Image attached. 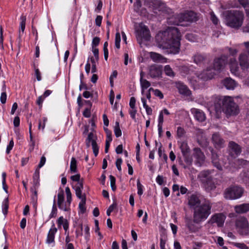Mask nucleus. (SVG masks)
<instances>
[{
    "label": "nucleus",
    "mask_w": 249,
    "mask_h": 249,
    "mask_svg": "<svg viewBox=\"0 0 249 249\" xmlns=\"http://www.w3.org/2000/svg\"><path fill=\"white\" fill-rule=\"evenodd\" d=\"M180 34L175 27H169L160 32L156 36L158 47L167 50L168 53L177 54L180 50Z\"/></svg>",
    "instance_id": "1"
},
{
    "label": "nucleus",
    "mask_w": 249,
    "mask_h": 249,
    "mask_svg": "<svg viewBox=\"0 0 249 249\" xmlns=\"http://www.w3.org/2000/svg\"><path fill=\"white\" fill-rule=\"evenodd\" d=\"M214 106L217 111L222 109L227 116L236 115L239 113L238 106L233 99L230 96L216 97L214 101Z\"/></svg>",
    "instance_id": "2"
},
{
    "label": "nucleus",
    "mask_w": 249,
    "mask_h": 249,
    "mask_svg": "<svg viewBox=\"0 0 249 249\" xmlns=\"http://www.w3.org/2000/svg\"><path fill=\"white\" fill-rule=\"evenodd\" d=\"M226 24L234 29L240 28L244 19V13L239 10H229L225 13Z\"/></svg>",
    "instance_id": "3"
},
{
    "label": "nucleus",
    "mask_w": 249,
    "mask_h": 249,
    "mask_svg": "<svg viewBox=\"0 0 249 249\" xmlns=\"http://www.w3.org/2000/svg\"><path fill=\"white\" fill-rule=\"evenodd\" d=\"M212 205L209 201H205L202 205L194 209L193 213L194 221L199 223L206 219L211 214Z\"/></svg>",
    "instance_id": "4"
},
{
    "label": "nucleus",
    "mask_w": 249,
    "mask_h": 249,
    "mask_svg": "<svg viewBox=\"0 0 249 249\" xmlns=\"http://www.w3.org/2000/svg\"><path fill=\"white\" fill-rule=\"evenodd\" d=\"M243 193V188L239 186L233 185L225 189L224 196L226 199H236L240 198Z\"/></svg>",
    "instance_id": "5"
},
{
    "label": "nucleus",
    "mask_w": 249,
    "mask_h": 249,
    "mask_svg": "<svg viewBox=\"0 0 249 249\" xmlns=\"http://www.w3.org/2000/svg\"><path fill=\"white\" fill-rule=\"evenodd\" d=\"M200 178L201 182L207 190L211 191L215 188V185L213 180V178L211 175L210 171H204L201 172L200 174Z\"/></svg>",
    "instance_id": "6"
},
{
    "label": "nucleus",
    "mask_w": 249,
    "mask_h": 249,
    "mask_svg": "<svg viewBox=\"0 0 249 249\" xmlns=\"http://www.w3.org/2000/svg\"><path fill=\"white\" fill-rule=\"evenodd\" d=\"M235 226L240 234L242 235H247L249 234V223L245 217H239L236 219Z\"/></svg>",
    "instance_id": "7"
},
{
    "label": "nucleus",
    "mask_w": 249,
    "mask_h": 249,
    "mask_svg": "<svg viewBox=\"0 0 249 249\" xmlns=\"http://www.w3.org/2000/svg\"><path fill=\"white\" fill-rule=\"evenodd\" d=\"M227 62V57L226 56H221L220 57L214 59L212 69L215 72H220L223 71Z\"/></svg>",
    "instance_id": "8"
},
{
    "label": "nucleus",
    "mask_w": 249,
    "mask_h": 249,
    "mask_svg": "<svg viewBox=\"0 0 249 249\" xmlns=\"http://www.w3.org/2000/svg\"><path fill=\"white\" fill-rule=\"evenodd\" d=\"M238 61L241 70L246 75L249 72V59L248 55L245 53L239 54Z\"/></svg>",
    "instance_id": "9"
},
{
    "label": "nucleus",
    "mask_w": 249,
    "mask_h": 249,
    "mask_svg": "<svg viewBox=\"0 0 249 249\" xmlns=\"http://www.w3.org/2000/svg\"><path fill=\"white\" fill-rule=\"evenodd\" d=\"M193 156L195 159V163L197 166H201L204 163L205 156L199 148L193 149Z\"/></svg>",
    "instance_id": "10"
},
{
    "label": "nucleus",
    "mask_w": 249,
    "mask_h": 249,
    "mask_svg": "<svg viewBox=\"0 0 249 249\" xmlns=\"http://www.w3.org/2000/svg\"><path fill=\"white\" fill-rule=\"evenodd\" d=\"M138 34L137 39H143L145 40H149L150 38V31L148 27L141 23L139 24V28L137 30Z\"/></svg>",
    "instance_id": "11"
},
{
    "label": "nucleus",
    "mask_w": 249,
    "mask_h": 249,
    "mask_svg": "<svg viewBox=\"0 0 249 249\" xmlns=\"http://www.w3.org/2000/svg\"><path fill=\"white\" fill-rule=\"evenodd\" d=\"M229 66L231 72L234 75L241 77L246 76L244 72L241 70V68H239L238 63L235 59H230Z\"/></svg>",
    "instance_id": "12"
},
{
    "label": "nucleus",
    "mask_w": 249,
    "mask_h": 249,
    "mask_svg": "<svg viewBox=\"0 0 249 249\" xmlns=\"http://www.w3.org/2000/svg\"><path fill=\"white\" fill-rule=\"evenodd\" d=\"M96 137L94 136V134L90 132L86 139V145L87 147L90 146V142H91V145L93 149V153L95 157L98 155L99 151V147L96 142Z\"/></svg>",
    "instance_id": "13"
},
{
    "label": "nucleus",
    "mask_w": 249,
    "mask_h": 249,
    "mask_svg": "<svg viewBox=\"0 0 249 249\" xmlns=\"http://www.w3.org/2000/svg\"><path fill=\"white\" fill-rule=\"evenodd\" d=\"M200 196L197 194H193L188 197V205L192 209H195L198 207L201 204Z\"/></svg>",
    "instance_id": "14"
},
{
    "label": "nucleus",
    "mask_w": 249,
    "mask_h": 249,
    "mask_svg": "<svg viewBox=\"0 0 249 249\" xmlns=\"http://www.w3.org/2000/svg\"><path fill=\"white\" fill-rule=\"evenodd\" d=\"M178 18L180 23L183 21L193 22L197 20L196 14L193 11L181 13L178 16Z\"/></svg>",
    "instance_id": "15"
},
{
    "label": "nucleus",
    "mask_w": 249,
    "mask_h": 249,
    "mask_svg": "<svg viewBox=\"0 0 249 249\" xmlns=\"http://www.w3.org/2000/svg\"><path fill=\"white\" fill-rule=\"evenodd\" d=\"M215 75V72L210 67L207 68L200 73L197 74V77L203 81H207L212 79Z\"/></svg>",
    "instance_id": "16"
},
{
    "label": "nucleus",
    "mask_w": 249,
    "mask_h": 249,
    "mask_svg": "<svg viewBox=\"0 0 249 249\" xmlns=\"http://www.w3.org/2000/svg\"><path fill=\"white\" fill-rule=\"evenodd\" d=\"M225 218V216L221 213H216L211 217L208 223L211 225L215 223L218 227H221L224 224Z\"/></svg>",
    "instance_id": "17"
},
{
    "label": "nucleus",
    "mask_w": 249,
    "mask_h": 249,
    "mask_svg": "<svg viewBox=\"0 0 249 249\" xmlns=\"http://www.w3.org/2000/svg\"><path fill=\"white\" fill-rule=\"evenodd\" d=\"M71 203H69L67 201L64 202V196L63 191H62L59 193L57 195V205L58 208L64 211H68L70 208Z\"/></svg>",
    "instance_id": "18"
},
{
    "label": "nucleus",
    "mask_w": 249,
    "mask_h": 249,
    "mask_svg": "<svg viewBox=\"0 0 249 249\" xmlns=\"http://www.w3.org/2000/svg\"><path fill=\"white\" fill-rule=\"evenodd\" d=\"M229 154L231 157H235L239 155L241 152V147L240 146L233 141H231L229 143Z\"/></svg>",
    "instance_id": "19"
},
{
    "label": "nucleus",
    "mask_w": 249,
    "mask_h": 249,
    "mask_svg": "<svg viewBox=\"0 0 249 249\" xmlns=\"http://www.w3.org/2000/svg\"><path fill=\"white\" fill-rule=\"evenodd\" d=\"M162 73V66L152 65L149 67V74L152 78L160 77Z\"/></svg>",
    "instance_id": "20"
},
{
    "label": "nucleus",
    "mask_w": 249,
    "mask_h": 249,
    "mask_svg": "<svg viewBox=\"0 0 249 249\" xmlns=\"http://www.w3.org/2000/svg\"><path fill=\"white\" fill-rule=\"evenodd\" d=\"M150 6L152 7L155 13L157 14V11L160 12L165 10V4L159 0H151Z\"/></svg>",
    "instance_id": "21"
},
{
    "label": "nucleus",
    "mask_w": 249,
    "mask_h": 249,
    "mask_svg": "<svg viewBox=\"0 0 249 249\" xmlns=\"http://www.w3.org/2000/svg\"><path fill=\"white\" fill-rule=\"evenodd\" d=\"M212 142L214 146L220 148L224 146L225 141L222 138L219 133H214L212 136Z\"/></svg>",
    "instance_id": "22"
},
{
    "label": "nucleus",
    "mask_w": 249,
    "mask_h": 249,
    "mask_svg": "<svg viewBox=\"0 0 249 249\" xmlns=\"http://www.w3.org/2000/svg\"><path fill=\"white\" fill-rule=\"evenodd\" d=\"M177 88L180 94L186 96H189L191 94V91L188 87L181 83H178L177 84Z\"/></svg>",
    "instance_id": "23"
},
{
    "label": "nucleus",
    "mask_w": 249,
    "mask_h": 249,
    "mask_svg": "<svg viewBox=\"0 0 249 249\" xmlns=\"http://www.w3.org/2000/svg\"><path fill=\"white\" fill-rule=\"evenodd\" d=\"M194 62L198 65H201L205 63L206 61V56L203 54L200 53H196L194 55L193 57Z\"/></svg>",
    "instance_id": "24"
},
{
    "label": "nucleus",
    "mask_w": 249,
    "mask_h": 249,
    "mask_svg": "<svg viewBox=\"0 0 249 249\" xmlns=\"http://www.w3.org/2000/svg\"><path fill=\"white\" fill-rule=\"evenodd\" d=\"M235 212L239 214L246 213L249 211V203H244L236 205L234 207Z\"/></svg>",
    "instance_id": "25"
},
{
    "label": "nucleus",
    "mask_w": 249,
    "mask_h": 249,
    "mask_svg": "<svg viewBox=\"0 0 249 249\" xmlns=\"http://www.w3.org/2000/svg\"><path fill=\"white\" fill-rule=\"evenodd\" d=\"M57 231V229L55 227L54 225L53 224L47 235L46 239V243L47 244H50L54 242V235Z\"/></svg>",
    "instance_id": "26"
},
{
    "label": "nucleus",
    "mask_w": 249,
    "mask_h": 249,
    "mask_svg": "<svg viewBox=\"0 0 249 249\" xmlns=\"http://www.w3.org/2000/svg\"><path fill=\"white\" fill-rule=\"evenodd\" d=\"M150 57L154 62L161 63L166 62L167 59L166 58L161 54L155 52L150 53Z\"/></svg>",
    "instance_id": "27"
},
{
    "label": "nucleus",
    "mask_w": 249,
    "mask_h": 249,
    "mask_svg": "<svg viewBox=\"0 0 249 249\" xmlns=\"http://www.w3.org/2000/svg\"><path fill=\"white\" fill-rule=\"evenodd\" d=\"M186 226L187 227L188 230L191 232H196L199 230V228L195 225L194 220H192L191 219L187 218L185 221Z\"/></svg>",
    "instance_id": "28"
},
{
    "label": "nucleus",
    "mask_w": 249,
    "mask_h": 249,
    "mask_svg": "<svg viewBox=\"0 0 249 249\" xmlns=\"http://www.w3.org/2000/svg\"><path fill=\"white\" fill-rule=\"evenodd\" d=\"M222 83L228 89H233L236 87V83L234 80L231 78H226L223 80Z\"/></svg>",
    "instance_id": "29"
},
{
    "label": "nucleus",
    "mask_w": 249,
    "mask_h": 249,
    "mask_svg": "<svg viewBox=\"0 0 249 249\" xmlns=\"http://www.w3.org/2000/svg\"><path fill=\"white\" fill-rule=\"evenodd\" d=\"M192 112L194 114L195 118L199 122H203L205 120V115L203 111L198 109L194 108Z\"/></svg>",
    "instance_id": "30"
},
{
    "label": "nucleus",
    "mask_w": 249,
    "mask_h": 249,
    "mask_svg": "<svg viewBox=\"0 0 249 249\" xmlns=\"http://www.w3.org/2000/svg\"><path fill=\"white\" fill-rule=\"evenodd\" d=\"M83 188V180H81L80 181L77 182V184L74 187L75 195L78 198H81L82 196H84V194H82V192Z\"/></svg>",
    "instance_id": "31"
},
{
    "label": "nucleus",
    "mask_w": 249,
    "mask_h": 249,
    "mask_svg": "<svg viewBox=\"0 0 249 249\" xmlns=\"http://www.w3.org/2000/svg\"><path fill=\"white\" fill-rule=\"evenodd\" d=\"M211 153L212 161L213 165L218 169L221 170L222 169V167L219 162L218 155L214 151L213 149L211 150Z\"/></svg>",
    "instance_id": "32"
},
{
    "label": "nucleus",
    "mask_w": 249,
    "mask_h": 249,
    "mask_svg": "<svg viewBox=\"0 0 249 249\" xmlns=\"http://www.w3.org/2000/svg\"><path fill=\"white\" fill-rule=\"evenodd\" d=\"M144 74L142 71L140 73V84L142 87V93L143 94L144 90L149 88L151 84L146 79L143 78Z\"/></svg>",
    "instance_id": "33"
},
{
    "label": "nucleus",
    "mask_w": 249,
    "mask_h": 249,
    "mask_svg": "<svg viewBox=\"0 0 249 249\" xmlns=\"http://www.w3.org/2000/svg\"><path fill=\"white\" fill-rule=\"evenodd\" d=\"M79 198L81 199V201L79 204V208L80 209L81 213H83L86 212V208L85 207L86 202V196L85 194H84V196Z\"/></svg>",
    "instance_id": "34"
},
{
    "label": "nucleus",
    "mask_w": 249,
    "mask_h": 249,
    "mask_svg": "<svg viewBox=\"0 0 249 249\" xmlns=\"http://www.w3.org/2000/svg\"><path fill=\"white\" fill-rule=\"evenodd\" d=\"M179 147L181 149L182 155H185L186 154L190 153V150L186 142H181Z\"/></svg>",
    "instance_id": "35"
},
{
    "label": "nucleus",
    "mask_w": 249,
    "mask_h": 249,
    "mask_svg": "<svg viewBox=\"0 0 249 249\" xmlns=\"http://www.w3.org/2000/svg\"><path fill=\"white\" fill-rule=\"evenodd\" d=\"M238 1L245 9L247 16L249 17V0H238Z\"/></svg>",
    "instance_id": "36"
},
{
    "label": "nucleus",
    "mask_w": 249,
    "mask_h": 249,
    "mask_svg": "<svg viewBox=\"0 0 249 249\" xmlns=\"http://www.w3.org/2000/svg\"><path fill=\"white\" fill-rule=\"evenodd\" d=\"M70 171L72 173H75L77 172V161L75 158L72 157L71 159L70 164Z\"/></svg>",
    "instance_id": "37"
},
{
    "label": "nucleus",
    "mask_w": 249,
    "mask_h": 249,
    "mask_svg": "<svg viewBox=\"0 0 249 249\" xmlns=\"http://www.w3.org/2000/svg\"><path fill=\"white\" fill-rule=\"evenodd\" d=\"M39 170L36 169L33 176V179L34 185L35 186H38L39 185Z\"/></svg>",
    "instance_id": "38"
},
{
    "label": "nucleus",
    "mask_w": 249,
    "mask_h": 249,
    "mask_svg": "<svg viewBox=\"0 0 249 249\" xmlns=\"http://www.w3.org/2000/svg\"><path fill=\"white\" fill-rule=\"evenodd\" d=\"M114 133L116 137H119L122 135V131L120 128L119 123L116 122L114 126Z\"/></svg>",
    "instance_id": "39"
},
{
    "label": "nucleus",
    "mask_w": 249,
    "mask_h": 249,
    "mask_svg": "<svg viewBox=\"0 0 249 249\" xmlns=\"http://www.w3.org/2000/svg\"><path fill=\"white\" fill-rule=\"evenodd\" d=\"M2 88H3V90L4 91H3L1 94L0 100L1 103L2 104H4L6 103V99H7V95H6V92L5 91V88H6V86L5 84H4L3 85Z\"/></svg>",
    "instance_id": "40"
},
{
    "label": "nucleus",
    "mask_w": 249,
    "mask_h": 249,
    "mask_svg": "<svg viewBox=\"0 0 249 249\" xmlns=\"http://www.w3.org/2000/svg\"><path fill=\"white\" fill-rule=\"evenodd\" d=\"M164 71L165 74L169 76H174V72L169 65H166L164 67Z\"/></svg>",
    "instance_id": "41"
},
{
    "label": "nucleus",
    "mask_w": 249,
    "mask_h": 249,
    "mask_svg": "<svg viewBox=\"0 0 249 249\" xmlns=\"http://www.w3.org/2000/svg\"><path fill=\"white\" fill-rule=\"evenodd\" d=\"M152 91L153 92H154V95L156 96L159 97L160 99H162L163 98V94L159 89H154L152 88H150L149 89V91Z\"/></svg>",
    "instance_id": "42"
},
{
    "label": "nucleus",
    "mask_w": 249,
    "mask_h": 249,
    "mask_svg": "<svg viewBox=\"0 0 249 249\" xmlns=\"http://www.w3.org/2000/svg\"><path fill=\"white\" fill-rule=\"evenodd\" d=\"M184 161L188 165H190L192 164L193 162V159L192 157L190 155V153L186 154L185 155H183Z\"/></svg>",
    "instance_id": "43"
},
{
    "label": "nucleus",
    "mask_w": 249,
    "mask_h": 249,
    "mask_svg": "<svg viewBox=\"0 0 249 249\" xmlns=\"http://www.w3.org/2000/svg\"><path fill=\"white\" fill-rule=\"evenodd\" d=\"M8 209V198L7 197L3 202V209L2 212L4 215L7 213Z\"/></svg>",
    "instance_id": "44"
},
{
    "label": "nucleus",
    "mask_w": 249,
    "mask_h": 249,
    "mask_svg": "<svg viewBox=\"0 0 249 249\" xmlns=\"http://www.w3.org/2000/svg\"><path fill=\"white\" fill-rule=\"evenodd\" d=\"M21 22L20 24V31L21 30L22 33H23L25 28V23H26V17L22 16L20 18Z\"/></svg>",
    "instance_id": "45"
},
{
    "label": "nucleus",
    "mask_w": 249,
    "mask_h": 249,
    "mask_svg": "<svg viewBox=\"0 0 249 249\" xmlns=\"http://www.w3.org/2000/svg\"><path fill=\"white\" fill-rule=\"evenodd\" d=\"M65 192L67 196V201L69 203H71L72 200L71 194L69 187H67L66 188Z\"/></svg>",
    "instance_id": "46"
},
{
    "label": "nucleus",
    "mask_w": 249,
    "mask_h": 249,
    "mask_svg": "<svg viewBox=\"0 0 249 249\" xmlns=\"http://www.w3.org/2000/svg\"><path fill=\"white\" fill-rule=\"evenodd\" d=\"M120 41H121V36L119 32H117L115 35V46L117 49H119L120 47Z\"/></svg>",
    "instance_id": "47"
},
{
    "label": "nucleus",
    "mask_w": 249,
    "mask_h": 249,
    "mask_svg": "<svg viewBox=\"0 0 249 249\" xmlns=\"http://www.w3.org/2000/svg\"><path fill=\"white\" fill-rule=\"evenodd\" d=\"M57 214V208L55 204V199L53 200V204L52 208V212L50 215V218L54 217L56 216Z\"/></svg>",
    "instance_id": "48"
},
{
    "label": "nucleus",
    "mask_w": 249,
    "mask_h": 249,
    "mask_svg": "<svg viewBox=\"0 0 249 249\" xmlns=\"http://www.w3.org/2000/svg\"><path fill=\"white\" fill-rule=\"evenodd\" d=\"M232 244L240 249H249V248L244 243H232Z\"/></svg>",
    "instance_id": "49"
},
{
    "label": "nucleus",
    "mask_w": 249,
    "mask_h": 249,
    "mask_svg": "<svg viewBox=\"0 0 249 249\" xmlns=\"http://www.w3.org/2000/svg\"><path fill=\"white\" fill-rule=\"evenodd\" d=\"M185 133V130L183 128L179 126L177 128V134L178 138H181L184 136Z\"/></svg>",
    "instance_id": "50"
},
{
    "label": "nucleus",
    "mask_w": 249,
    "mask_h": 249,
    "mask_svg": "<svg viewBox=\"0 0 249 249\" xmlns=\"http://www.w3.org/2000/svg\"><path fill=\"white\" fill-rule=\"evenodd\" d=\"M137 186L138 189V194L141 196L143 194L142 185L140 183V180H137Z\"/></svg>",
    "instance_id": "51"
},
{
    "label": "nucleus",
    "mask_w": 249,
    "mask_h": 249,
    "mask_svg": "<svg viewBox=\"0 0 249 249\" xmlns=\"http://www.w3.org/2000/svg\"><path fill=\"white\" fill-rule=\"evenodd\" d=\"M31 128H32V124H31V123H29L30 139V141L32 142V150H33L34 149V146H35V142L33 140V136H32Z\"/></svg>",
    "instance_id": "52"
},
{
    "label": "nucleus",
    "mask_w": 249,
    "mask_h": 249,
    "mask_svg": "<svg viewBox=\"0 0 249 249\" xmlns=\"http://www.w3.org/2000/svg\"><path fill=\"white\" fill-rule=\"evenodd\" d=\"M117 207V204L116 203H113L110 205L107 211V214L108 216L110 215L111 213Z\"/></svg>",
    "instance_id": "53"
},
{
    "label": "nucleus",
    "mask_w": 249,
    "mask_h": 249,
    "mask_svg": "<svg viewBox=\"0 0 249 249\" xmlns=\"http://www.w3.org/2000/svg\"><path fill=\"white\" fill-rule=\"evenodd\" d=\"M100 41V39L99 37H94L92 41V47H96L99 44Z\"/></svg>",
    "instance_id": "54"
},
{
    "label": "nucleus",
    "mask_w": 249,
    "mask_h": 249,
    "mask_svg": "<svg viewBox=\"0 0 249 249\" xmlns=\"http://www.w3.org/2000/svg\"><path fill=\"white\" fill-rule=\"evenodd\" d=\"M92 51L94 54L96 60L97 61L99 59V50L96 47H92Z\"/></svg>",
    "instance_id": "55"
},
{
    "label": "nucleus",
    "mask_w": 249,
    "mask_h": 249,
    "mask_svg": "<svg viewBox=\"0 0 249 249\" xmlns=\"http://www.w3.org/2000/svg\"><path fill=\"white\" fill-rule=\"evenodd\" d=\"M180 71L183 74H188L189 73L190 69L187 66H182L180 68Z\"/></svg>",
    "instance_id": "56"
},
{
    "label": "nucleus",
    "mask_w": 249,
    "mask_h": 249,
    "mask_svg": "<svg viewBox=\"0 0 249 249\" xmlns=\"http://www.w3.org/2000/svg\"><path fill=\"white\" fill-rule=\"evenodd\" d=\"M104 130L107 134V139L109 141H112L111 131L108 130L107 127H104Z\"/></svg>",
    "instance_id": "57"
},
{
    "label": "nucleus",
    "mask_w": 249,
    "mask_h": 249,
    "mask_svg": "<svg viewBox=\"0 0 249 249\" xmlns=\"http://www.w3.org/2000/svg\"><path fill=\"white\" fill-rule=\"evenodd\" d=\"M14 143L13 140H11L10 141L9 143L6 148V153L7 154H9L10 153V151L12 149V148L14 146Z\"/></svg>",
    "instance_id": "58"
},
{
    "label": "nucleus",
    "mask_w": 249,
    "mask_h": 249,
    "mask_svg": "<svg viewBox=\"0 0 249 249\" xmlns=\"http://www.w3.org/2000/svg\"><path fill=\"white\" fill-rule=\"evenodd\" d=\"M122 163V160L121 158L118 159L116 161V166L119 171H121V164Z\"/></svg>",
    "instance_id": "59"
},
{
    "label": "nucleus",
    "mask_w": 249,
    "mask_h": 249,
    "mask_svg": "<svg viewBox=\"0 0 249 249\" xmlns=\"http://www.w3.org/2000/svg\"><path fill=\"white\" fill-rule=\"evenodd\" d=\"M166 240L165 238H163L161 237L160 239V247L161 249H165V246L166 244Z\"/></svg>",
    "instance_id": "60"
},
{
    "label": "nucleus",
    "mask_w": 249,
    "mask_h": 249,
    "mask_svg": "<svg viewBox=\"0 0 249 249\" xmlns=\"http://www.w3.org/2000/svg\"><path fill=\"white\" fill-rule=\"evenodd\" d=\"M71 179L73 181L78 182L80 181V175L79 174H77L76 175L71 176Z\"/></svg>",
    "instance_id": "61"
},
{
    "label": "nucleus",
    "mask_w": 249,
    "mask_h": 249,
    "mask_svg": "<svg viewBox=\"0 0 249 249\" xmlns=\"http://www.w3.org/2000/svg\"><path fill=\"white\" fill-rule=\"evenodd\" d=\"M135 103H136V99L134 97H132L130 98L129 106L131 108H136L135 107Z\"/></svg>",
    "instance_id": "62"
},
{
    "label": "nucleus",
    "mask_w": 249,
    "mask_h": 249,
    "mask_svg": "<svg viewBox=\"0 0 249 249\" xmlns=\"http://www.w3.org/2000/svg\"><path fill=\"white\" fill-rule=\"evenodd\" d=\"M211 19L213 24L216 25L218 23V19L214 15L213 13H211Z\"/></svg>",
    "instance_id": "63"
},
{
    "label": "nucleus",
    "mask_w": 249,
    "mask_h": 249,
    "mask_svg": "<svg viewBox=\"0 0 249 249\" xmlns=\"http://www.w3.org/2000/svg\"><path fill=\"white\" fill-rule=\"evenodd\" d=\"M242 30L243 32L245 33L249 32V19L248 20V23L243 27Z\"/></svg>",
    "instance_id": "64"
}]
</instances>
